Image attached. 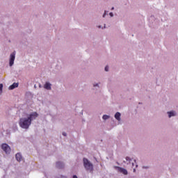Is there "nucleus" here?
<instances>
[{"label": "nucleus", "mask_w": 178, "mask_h": 178, "mask_svg": "<svg viewBox=\"0 0 178 178\" xmlns=\"http://www.w3.org/2000/svg\"><path fill=\"white\" fill-rule=\"evenodd\" d=\"M73 178H78V177L76 175H74Z\"/></svg>", "instance_id": "obj_19"}, {"label": "nucleus", "mask_w": 178, "mask_h": 178, "mask_svg": "<svg viewBox=\"0 0 178 178\" xmlns=\"http://www.w3.org/2000/svg\"><path fill=\"white\" fill-rule=\"evenodd\" d=\"M109 15H110L111 17H113V13H110Z\"/></svg>", "instance_id": "obj_16"}, {"label": "nucleus", "mask_w": 178, "mask_h": 178, "mask_svg": "<svg viewBox=\"0 0 178 178\" xmlns=\"http://www.w3.org/2000/svg\"><path fill=\"white\" fill-rule=\"evenodd\" d=\"M83 166L87 170H92V164L86 158L83 159Z\"/></svg>", "instance_id": "obj_2"}, {"label": "nucleus", "mask_w": 178, "mask_h": 178, "mask_svg": "<svg viewBox=\"0 0 178 178\" xmlns=\"http://www.w3.org/2000/svg\"><path fill=\"white\" fill-rule=\"evenodd\" d=\"M126 161H129V163L131 162V159L129 157H126Z\"/></svg>", "instance_id": "obj_13"}, {"label": "nucleus", "mask_w": 178, "mask_h": 178, "mask_svg": "<svg viewBox=\"0 0 178 178\" xmlns=\"http://www.w3.org/2000/svg\"><path fill=\"white\" fill-rule=\"evenodd\" d=\"M63 166V163L59 161L56 163V167L58 168L59 169L62 168Z\"/></svg>", "instance_id": "obj_9"}, {"label": "nucleus", "mask_w": 178, "mask_h": 178, "mask_svg": "<svg viewBox=\"0 0 178 178\" xmlns=\"http://www.w3.org/2000/svg\"><path fill=\"white\" fill-rule=\"evenodd\" d=\"M15 158L17 159V161L18 162H20L22 161L23 158L22 157V154H20V153H17L16 155H15Z\"/></svg>", "instance_id": "obj_7"}, {"label": "nucleus", "mask_w": 178, "mask_h": 178, "mask_svg": "<svg viewBox=\"0 0 178 178\" xmlns=\"http://www.w3.org/2000/svg\"><path fill=\"white\" fill-rule=\"evenodd\" d=\"M114 169H116V170L119 172V173H122V175H128V172L127 170H126L125 168L119 167V166H115Z\"/></svg>", "instance_id": "obj_4"}, {"label": "nucleus", "mask_w": 178, "mask_h": 178, "mask_svg": "<svg viewBox=\"0 0 178 178\" xmlns=\"http://www.w3.org/2000/svg\"><path fill=\"white\" fill-rule=\"evenodd\" d=\"M44 88H45V90H51V83H49V82H46Z\"/></svg>", "instance_id": "obj_8"}, {"label": "nucleus", "mask_w": 178, "mask_h": 178, "mask_svg": "<svg viewBox=\"0 0 178 178\" xmlns=\"http://www.w3.org/2000/svg\"><path fill=\"white\" fill-rule=\"evenodd\" d=\"M19 87L18 83H14L11 86H9V90H15V88H17Z\"/></svg>", "instance_id": "obj_6"}, {"label": "nucleus", "mask_w": 178, "mask_h": 178, "mask_svg": "<svg viewBox=\"0 0 178 178\" xmlns=\"http://www.w3.org/2000/svg\"><path fill=\"white\" fill-rule=\"evenodd\" d=\"M63 136H64L65 137H66V133L63 132Z\"/></svg>", "instance_id": "obj_18"}, {"label": "nucleus", "mask_w": 178, "mask_h": 178, "mask_svg": "<svg viewBox=\"0 0 178 178\" xmlns=\"http://www.w3.org/2000/svg\"><path fill=\"white\" fill-rule=\"evenodd\" d=\"M98 86V84L94 85V87H97Z\"/></svg>", "instance_id": "obj_20"}, {"label": "nucleus", "mask_w": 178, "mask_h": 178, "mask_svg": "<svg viewBox=\"0 0 178 178\" xmlns=\"http://www.w3.org/2000/svg\"><path fill=\"white\" fill-rule=\"evenodd\" d=\"M16 56V53L13 52L10 56V66H13V64L15 63V59Z\"/></svg>", "instance_id": "obj_5"}, {"label": "nucleus", "mask_w": 178, "mask_h": 178, "mask_svg": "<svg viewBox=\"0 0 178 178\" xmlns=\"http://www.w3.org/2000/svg\"><path fill=\"white\" fill-rule=\"evenodd\" d=\"M134 172H136V169H134Z\"/></svg>", "instance_id": "obj_23"}, {"label": "nucleus", "mask_w": 178, "mask_h": 178, "mask_svg": "<svg viewBox=\"0 0 178 178\" xmlns=\"http://www.w3.org/2000/svg\"><path fill=\"white\" fill-rule=\"evenodd\" d=\"M115 118L117 120H120V113L117 112L115 115Z\"/></svg>", "instance_id": "obj_10"}, {"label": "nucleus", "mask_w": 178, "mask_h": 178, "mask_svg": "<svg viewBox=\"0 0 178 178\" xmlns=\"http://www.w3.org/2000/svg\"><path fill=\"white\" fill-rule=\"evenodd\" d=\"M168 114L169 118H172V116L175 115V112H173V111L168 112Z\"/></svg>", "instance_id": "obj_11"}, {"label": "nucleus", "mask_w": 178, "mask_h": 178, "mask_svg": "<svg viewBox=\"0 0 178 178\" xmlns=\"http://www.w3.org/2000/svg\"><path fill=\"white\" fill-rule=\"evenodd\" d=\"M113 9H115V8L113 7V8H111V10H113Z\"/></svg>", "instance_id": "obj_21"}, {"label": "nucleus", "mask_w": 178, "mask_h": 178, "mask_svg": "<svg viewBox=\"0 0 178 178\" xmlns=\"http://www.w3.org/2000/svg\"><path fill=\"white\" fill-rule=\"evenodd\" d=\"M132 166H134V163H132Z\"/></svg>", "instance_id": "obj_22"}, {"label": "nucleus", "mask_w": 178, "mask_h": 178, "mask_svg": "<svg viewBox=\"0 0 178 178\" xmlns=\"http://www.w3.org/2000/svg\"><path fill=\"white\" fill-rule=\"evenodd\" d=\"M103 119H104V120H106L109 119V116L107 115H103Z\"/></svg>", "instance_id": "obj_12"}, {"label": "nucleus", "mask_w": 178, "mask_h": 178, "mask_svg": "<svg viewBox=\"0 0 178 178\" xmlns=\"http://www.w3.org/2000/svg\"><path fill=\"white\" fill-rule=\"evenodd\" d=\"M108 69H109V67L106 66V67H105V69H104L105 72H108Z\"/></svg>", "instance_id": "obj_15"}, {"label": "nucleus", "mask_w": 178, "mask_h": 178, "mask_svg": "<svg viewBox=\"0 0 178 178\" xmlns=\"http://www.w3.org/2000/svg\"><path fill=\"white\" fill-rule=\"evenodd\" d=\"M1 149H3L6 154H10V151H12L10 147L6 143H3L1 145Z\"/></svg>", "instance_id": "obj_3"}, {"label": "nucleus", "mask_w": 178, "mask_h": 178, "mask_svg": "<svg viewBox=\"0 0 178 178\" xmlns=\"http://www.w3.org/2000/svg\"><path fill=\"white\" fill-rule=\"evenodd\" d=\"M38 117L37 113H33L27 118H20L19 124L22 129H29L31 124V121Z\"/></svg>", "instance_id": "obj_1"}, {"label": "nucleus", "mask_w": 178, "mask_h": 178, "mask_svg": "<svg viewBox=\"0 0 178 178\" xmlns=\"http://www.w3.org/2000/svg\"><path fill=\"white\" fill-rule=\"evenodd\" d=\"M106 15V11L104 12V14L103 15V17H105Z\"/></svg>", "instance_id": "obj_17"}, {"label": "nucleus", "mask_w": 178, "mask_h": 178, "mask_svg": "<svg viewBox=\"0 0 178 178\" xmlns=\"http://www.w3.org/2000/svg\"><path fill=\"white\" fill-rule=\"evenodd\" d=\"M2 88H3V84H0V91H2Z\"/></svg>", "instance_id": "obj_14"}]
</instances>
